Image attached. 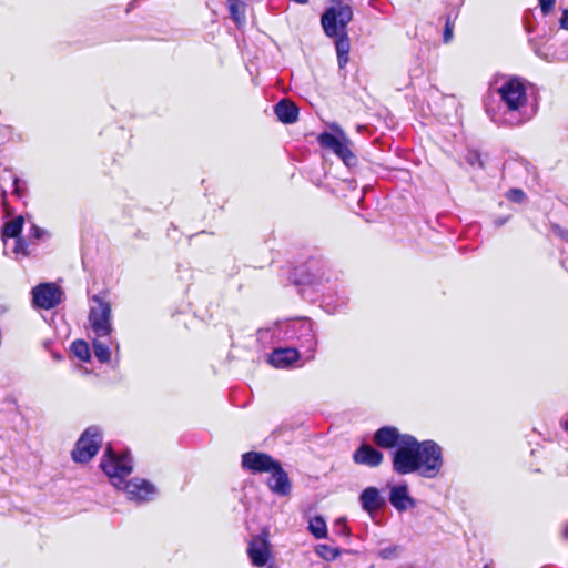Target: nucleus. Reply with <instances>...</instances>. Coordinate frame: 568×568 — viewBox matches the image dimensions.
<instances>
[{
    "label": "nucleus",
    "instance_id": "f257e3e1",
    "mask_svg": "<svg viewBox=\"0 0 568 568\" xmlns=\"http://www.w3.org/2000/svg\"><path fill=\"white\" fill-rule=\"evenodd\" d=\"M404 447L393 454V469L399 475L417 473L426 479L436 478L443 468L440 446L434 440L418 442L414 436L406 438Z\"/></svg>",
    "mask_w": 568,
    "mask_h": 568
},
{
    "label": "nucleus",
    "instance_id": "f03ea898",
    "mask_svg": "<svg viewBox=\"0 0 568 568\" xmlns=\"http://www.w3.org/2000/svg\"><path fill=\"white\" fill-rule=\"evenodd\" d=\"M101 468L112 485L116 489L123 490L131 501H149L156 494L155 486L145 479L125 480L133 469L132 459L128 454L116 455L111 448H108L101 460Z\"/></svg>",
    "mask_w": 568,
    "mask_h": 568
},
{
    "label": "nucleus",
    "instance_id": "7ed1b4c3",
    "mask_svg": "<svg viewBox=\"0 0 568 568\" xmlns=\"http://www.w3.org/2000/svg\"><path fill=\"white\" fill-rule=\"evenodd\" d=\"M500 109L504 121L510 125H518L528 121L531 114L528 112L527 87L519 78H509L498 88Z\"/></svg>",
    "mask_w": 568,
    "mask_h": 568
},
{
    "label": "nucleus",
    "instance_id": "20e7f679",
    "mask_svg": "<svg viewBox=\"0 0 568 568\" xmlns=\"http://www.w3.org/2000/svg\"><path fill=\"white\" fill-rule=\"evenodd\" d=\"M278 337L291 341L296 339L300 346L314 352L316 347V338L313 329V324L308 320H294L280 324Z\"/></svg>",
    "mask_w": 568,
    "mask_h": 568
},
{
    "label": "nucleus",
    "instance_id": "39448f33",
    "mask_svg": "<svg viewBox=\"0 0 568 568\" xmlns=\"http://www.w3.org/2000/svg\"><path fill=\"white\" fill-rule=\"evenodd\" d=\"M352 18V7L337 2L323 13L322 26L328 37L346 36L345 29Z\"/></svg>",
    "mask_w": 568,
    "mask_h": 568
},
{
    "label": "nucleus",
    "instance_id": "423d86ee",
    "mask_svg": "<svg viewBox=\"0 0 568 568\" xmlns=\"http://www.w3.org/2000/svg\"><path fill=\"white\" fill-rule=\"evenodd\" d=\"M95 305L91 306L89 313V324L95 337H108L113 328L111 323V304L100 296H93Z\"/></svg>",
    "mask_w": 568,
    "mask_h": 568
},
{
    "label": "nucleus",
    "instance_id": "0eeeda50",
    "mask_svg": "<svg viewBox=\"0 0 568 568\" xmlns=\"http://www.w3.org/2000/svg\"><path fill=\"white\" fill-rule=\"evenodd\" d=\"M336 134L328 132L321 133L318 136L320 144L335 153L347 166L356 163V156L351 150V141L345 133L338 128L333 126Z\"/></svg>",
    "mask_w": 568,
    "mask_h": 568
},
{
    "label": "nucleus",
    "instance_id": "6e6552de",
    "mask_svg": "<svg viewBox=\"0 0 568 568\" xmlns=\"http://www.w3.org/2000/svg\"><path fill=\"white\" fill-rule=\"evenodd\" d=\"M102 444V432L98 426H91L78 439L72 452V458L77 463H88L100 449Z\"/></svg>",
    "mask_w": 568,
    "mask_h": 568
},
{
    "label": "nucleus",
    "instance_id": "1a4fd4ad",
    "mask_svg": "<svg viewBox=\"0 0 568 568\" xmlns=\"http://www.w3.org/2000/svg\"><path fill=\"white\" fill-rule=\"evenodd\" d=\"M62 300V291L54 283H41L32 288V302L36 307L51 310Z\"/></svg>",
    "mask_w": 568,
    "mask_h": 568
},
{
    "label": "nucleus",
    "instance_id": "9d476101",
    "mask_svg": "<svg viewBox=\"0 0 568 568\" xmlns=\"http://www.w3.org/2000/svg\"><path fill=\"white\" fill-rule=\"evenodd\" d=\"M406 438H412V435L400 434L399 430L393 426L381 427L374 434V443L384 449H402L404 442H407Z\"/></svg>",
    "mask_w": 568,
    "mask_h": 568
},
{
    "label": "nucleus",
    "instance_id": "9b49d317",
    "mask_svg": "<svg viewBox=\"0 0 568 568\" xmlns=\"http://www.w3.org/2000/svg\"><path fill=\"white\" fill-rule=\"evenodd\" d=\"M277 460L270 455L258 452H248L242 455L243 468L252 473H268L276 466Z\"/></svg>",
    "mask_w": 568,
    "mask_h": 568
},
{
    "label": "nucleus",
    "instance_id": "f8f14e48",
    "mask_svg": "<svg viewBox=\"0 0 568 568\" xmlns=\"http://www.w3.org/2000/svg\"><path fill=\"white\" fill-rule=\"evenodd\" d=\"M247 555L254 566L264 567L271 557V549L267 537H253L247 547Z\"/></svg>",
    "mask_w": 568,
    "mask_h": 568
},
{
    "label": "nucleus",
    "instance_id": "ddd939ff",
    "mask_svg": "<svg viewBox=\"0 0 568 568\" xmlns=\"http://www.w3.org/2000/svg\"><path fill=\"white\" fill-rule=\"evenodd\" d=\"M388 499L390 505L400 513L416 506L415 499L409 495L408 485L405 483L390 485Z\"/></svg>",
    "mask_w": 568,
    "mask_h": 568
},
{
    "label": "nucleus",
    "instance_id": "4468645a",
    "mask_svg": "<svg viewBox=\"0 0 568 568\" xmlns=\"http://www.w3.org/2000/svg\"><path fill=\"white\" fill-rule=\"evenodd\" d=\"M268 473L271 474L267 480L270 490L277 496H288L291 494L292 485L281 464L277 462L276 466H274V468Z\"/></svg>",
    "mask_w": 568,
    "mask_h": 568
},
{
    "label": "nucleus",
    "instance_id": "2eb2a0df",
    "mask_svg": "<svg viewBox=\"0 0 568 568\" xmlns=\"http://www.w3.org/2000/svg\"><path fill=\"white\" fill-rule=\"evenodd\" d=\"M300 358V353L296 348L285 347L276 348L268 357V363L275 368L286 369L293 366Z\"/></svg>",
    "mask_w": 568,
    "mask_h": 568
},
{
    "label": "nucleus",
    "instance_id": "dca6fc26",
    "mask_svg": "<svg viewBox=\"0 0 568 568\" xmlns=\"http://www.w3.org/2000/svg\"><path fill=\"white\" fill-rule=\"evenodd\" d=\"M353 459L356 464L377 467L383 462V454L367 444H362L354 453Z\"/></svg>",
    "mask_w": 568,
    "mask_h": 568
},
{
    "label": "nucleus",
    "instance_id": "f3484780",
    "mask_svg": "<svg viewBox=\"0 0 568 568\" xmlns=\"http://www.w3.org/2000/svg\"><path fill=\"white\" fill-rule=\"evenodd\" d=\"M359 501L363 509L369 514L377 511L385 504L379 490L375 487L365 488L359 496Z\"/></svg>",
    "mask_w": 568,
    "mask_h": 568
},
{
    "label": "nucleus",
    "instance_id": "a211bd4d",
    "mask_svg": "<svg viewBox=\"0 0 568 568\" xmlns=\"http://www.w3.org/2000/svg\"><path fill=\"white\" fill-rule=\"evenodd\" d=\"M274 112L278 120L283 123H294L298 116L297 106L288 100L280 101L275 105Z\"/></svg>",
    "mask_w": 568,
    "mask_h": 568
},
{
    "label": "nucleus",
    "instance_id": "6ab92c4d",
    "mask_svg": "<svg viewBox=\"0 0 568 568\" xmlns=\"http://www.w3.org/2000/svg\"><path fill=\"white\" fill-rule=\"evenodd\" d=\"M23 224H24V219L20 215V216H17V217L8 221L3 225L2 230H1V239L6 246L8 245L9 239L16 240L18 237H21L20 234H21Z\"/></svg>",
    "mask_w": 568,
    "mask_h": 568
},
{
    "label": "nucleus",
    "instance_id": "aec40b11",
    "mask_svg": "<svg viewBox=\"0 0 568 568\" xmlns=\"http://www.w3.org/2000/svg\"><path fill=\"white\" fill-rule=\"evenodd\" d=\"M227 8L231 18L237 26L245 23L246 4L243 0H227Z\"/></svg>",
    "mask_w": 568,
    "mask_h": 568
},
{
    "label": "nucleus",
    "instance_id": "412c9836",
    "mask_svg": "<svg viewBox=\"0 0 568 568\" xmlns=\"http://www.w3.org/2000/svg\"><path fill=\"white\" fill-rule=\"evenodd\" d=\"M336 52L339 68H344L348 62L349 40L347 36H338L336 40Z\"/></svg>",
    "mask_w": 568,
    "mask_h": 568
},
{
    "label": "nucleus",
    "instance_id": "4be33fe9",
    "mask_svg": "<svg viewBox=\"0 0 568 568\" xmlns=\"http://www.w3.org/2000/svg\"><path fill=\"white\" fill-rule=\"evenodd\" d=\"M102 337H95L93 339V352L94 356L101 362V363H108L111 359V351L110 345L104 343Z\"/></svg>",
    "mask_w": 568,
    "mask_h": 568
},
{
    "label": "nucleus",
    "instance_id": "5701e85b",
    "mask_svg": "<svg viewBox=\"0 0 568 568\" xmlns=\"http://www.w3.org/2000/svg\"><path fill=\"white\" fill-rule=\"evenodd\" d=\"M308 529L315 538H324L327 535L326 523L321 516L311 518L308 521Z\"/></svg>",
    "mask_w": 568,
    "mask_h": 568
},
{
    "label": "nucleus",
    "instance_id": "b1692460",
    "mask_svg": "<svg viewBox=\"0 0 568 568\" xmlns=\"http://www.w3.org/2000/svg\"><path fill=\"white\" fill-rule=\"evenodd\" d=\"M71 351L81 361H88L90 358L89 345L83 341L73 342Z\"/></svg>",
    "mask_w": 568,
    "mask_h": 568
},
{
    "label": "nucleus",
    "instance_id": "393cba45",
    "mask_svg": "<svg viewBox=\"0 0 568 568\" xmlns=\"http://www.w3.org/2000/svg\"><path fill=\"white\" fill-rule=\"evenodd\" d=\"M12 252L16 258L26 257L29 255L28 244L22 237L14 240Z\"/></svg>",
    "mask_w": 568,
    "mask_h": 568
},
{
    "label": "nucleus",
    "instance_id": "a878e982",
    "mask_svg": "<svg viewBox=\"0 0 568 568\" xmlns=\"http://www.w3.org/2000/svg\"><path fill=\"white\" fill-rule=\"evenodd\" d=\"M316 554L325 560H333L338 556V550L326 545H320Z\"/></svg>",
    "mask_w": 568,
    "mask_h": 568
},
{
    "label": "nucleus",
    "instance_id": "bb28decb",
    "mask_svg": "<svg viewBox=\"0 0 568 568\" xmlns=\"http://www.w3.org/2000/svg\"><path fill=\"white\" fill-rule=\"evenodd\" d=\"M398 556L397 546H388L379 550V557L383 559H394Z\"/></svg>",
    "mask_w": 568,
    "mask_h": 568
},
{
    "label": "nucleus",
    "instance_id": "cd10ccee",
    "mask_svg": "<svg viewBox=\"0 0 568 568\" xmlns=\"http://www.w3.org/2000/svg\"><path fill=\"white\" fill-rule=\"evenodd\" d=\"M539 7L544 16L549 14L554 7H555V0H538Z\"/></svg>",
    "mask_w": 568,
    "mask_h": 568
},
{
    "label": "nucleus",
    "instance_id": "c85d7f7f",
    "mask_svg": "<svg viewBox=\"0 0 568 568\" xmlns=\"http://www.w3.org/2000/svg\"><path fill=\"white\" fill-rule=\"evenodd\" d=\"M507 197L513 202H521L525 199V193L519 189H513L507 193Z\"/></svg>",
    "mask_w": 568,
    "mask_h": 568
},
{
    "label": "nucleus",
    "instance_id": "c756f323",
    "mask_svg": "<svg viewBox=\"0 0 568 568\" xmlns=\"http://www.w3.org/2000/svg\"><path fill=\"white\" fill-rule=\"evenodd\" d=\"M26 193L24 186L21 185V181L19 178L13 179V194L18 197H22Z\"/></svg>",
    "mask_w": 568,
    "mask_h": 568
},
{
    "label": "nucleus",
    "instance_id": "7c9ffc66",
    "mask_svg": "<svg viewBox=\"0 0 568 568\" xmlns=\"http://www.w3.org/2000/svg\"><path fill=\"white\" fill-rule=\"evenodd\" d=\"M45 231L37 225H32L30 229V235L34 239H41L44 235Z\"/></svg>",
    "mask_w": 568,
    "mask_h": 568
},
{
    "label": "nucleus",
    "instance_id": "2f4dec72",
    "mask_svg": "<svg viewBox=\"0 0 568 568\" xmlns=\"http://www.w3.org/2000/svg\"><path fill=\"white\" fill-rule=\"evenodd\" d=\"M453 38V27L447 22L444 31V41L447 43Z\"/></svg>",
    "mask_w": 568,
    "mask_h": 568
},
{
    "label": "nucleus",
    "instance_id": "473e14b6",
    "mask_svg": "<svg viewBox=\"0 0 568 568\" xmlns=\"http://www.w3.org/2000/svg\"><path fill=\"white\" fill-rule=\"evenodd\" d=\"M559 24L561 29L568 30V9L564 10Z\"/></svg>",
    "mask_w": 568,
    "mask_h": 568
},
{
    "label": "nucleus",
    "instance_id": "72a5a7b5",
    "mask_svg": "<svg viewBox=\"0 0 568 568\" xmlns=\"http://www.w3.org/2000/svg\"><path fill=\"white\" fill-rule=\"evenodd\" d=\"M562 426L566 430H568V418L562 422Z\"/></svg>",
    "mask_w": 568,
    "mask_h": 568
},
{
    "label": "nucleus",
    "instance_id": "f704fd0d",
    "mask_svg": "<svg viewBox=\"0 0 568 568\" xmlns=\"http://www.w3.org/2000/svg\"><path fill=\"white\" fill-rule=\"evenodd\" d=\"M6 311L7 308L2 304H0V315L3 314Z\"/></svg>",
    "mask_w": 568,
    "mask_h": 568
},
{
    "label": "nucleus",
    "instance_id": "c9c22d12",
    "mask_svg": "<svg viewBox=\"0 0 568 568\" xmlns=\"http://www.w3.org/2000/svg\"><path fill=\"white\" fill-rule=\"evenodd\" d=\"M114 345H115V349H116V351H119V347H120V346H119V343H118V342H115V343H114Z\"/></svg>",
    "mask_w": 568,
    "mask_h": 568
},
{
    "label": "nucleus",
    "instance_id": "e433bc0d",
    "mask_svg": "<svg viewBox=\"0 0 568 568\" xmlns=\"http://www.w3.org/2000/svg\"><path fill=\"white\" fill-rule=\"evenodd\" d=\"M2 196H3V202L6 203V192L4 191L2 192Z\"/></svg>",
    "mask_w": 568,
    "mask_h": 568
},
{
    "label": "nucleus",
    "instance_id": "4c0bfd02",
    "mask_svg": "<svg viewBox=\"0 0 568 568\" xmlns=\"http://www.w3.org/2000/svg\"><path fill=\"white\" fill-rule=\"evenodd\" d=\"M504 222V220H499L498 225H501Z\"/></svg>",
    "mask_w": 568,
    "mask_h": 568
}]
</instances>
